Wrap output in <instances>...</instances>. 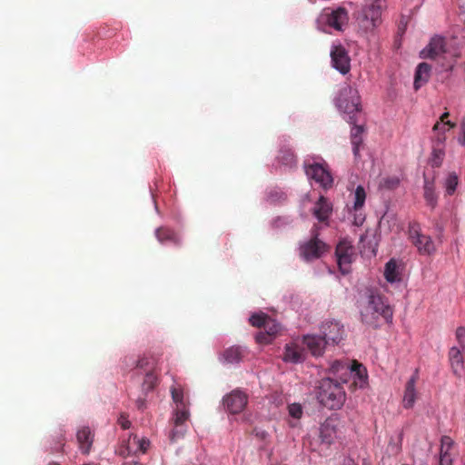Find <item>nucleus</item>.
I'll list each match as a JSON object with an SVG mask.
<instances>
[{"label":"nucleus","mask_w":465,"mask_h":465,"mask_svg":"<svg viewBox=\"0 0 465 465\" xmlns=\"http://www.w3.org/2000/svg\"><path fill=\"white\" fill-rule=\"evenodd\" d=\"M272 339L273 338L269 336V334L266 331L265 332L261 331L256 335V341L259 343L267 344V343H270L272 341Z\"/></svg>","instance_id":"79ce46f5"},{"label":"nucleus","mask_w":465,"mask_h":465,"mask_svg":"<svg viewBox=\"0 0 465 465\" xmlns=\"http://www.w3.org/2000/svg\"><path fill=\"white\" fill-rule=\"evenodd\" d=\"M136 405L138 409H143L144 406V400L139 399L136 401Z\"/></svg>","instance_id":"8fccbe9b"},{"label":"nucleus","mask_w":465,"mask_h":465,"mask_svg":"<svg viewBox=\"0 0 465 465\" xmlns=\"http://www.w3.org/2000/svg\"><path fill=\"white\" fill-rule=\"evenodd\" d=\"M327 24L337 31H342L348 25L349 15L344 7H338L327 15Z\"/></svg>","instance_id":"2eb2a0df"},{"label":"nucleus","mask_w":465,"mask_h":465,"mask_svg":"<svg viewBox=\"0 0 465 465\" xmlns=\"http://www.w3.org/2000/svg\"><path fill=\"white\" fill-rule=\"evenodd\" d=\"M444 157V152L441 149H434L432 153V157L430 159L431 165L434 167H439L441 165Z\"/></svg>","instance_id":"c9c22d12"},{"label":"nucleus","mask_w":465,"mask_h":465,"mask_svg":"<svg viewBox=\"0 0 465 465\" xmlns=\"http://www.w3.org/2000/svg\"><path fill=\"white\" fill-rule=\"evenodd\" d=\"M149 444H150V442L147 439H145V438L139 439V441H138L139 451L138 452L144 453L147 450Z\"/></svg>","instance_id":"49530a36"},{"label":"nucleus","mask_w":465,"mask_h":465,"mask_svg":"<svg viewBox=\"0 0 465 465\" xmlns=\"http://www.w3.org/2000/svg\"><path fill=\"white\" fill-rule=\"evenodd\" d=\"M399 184V180L397 178H385L381 183V185L387 189H393Z\"/></svg>","instance_id":"a19ab883"},{"label":"nucleus","mask_w":465,"mask_h":465,"mask_svg":"<svg viewBox=\"0 0 465 465\" xmlns=\"http://www.w3.org/2000/svg\"><path fill=\"white\" fill-rule=\"evenodd\" d=\"M341 368H343V364L341 361H336L331 364V371L333 373H336L341 370Z\"/></svg>","instance_id":"de8ad7c7"},{"label":"nucleus","mask_w":465,"mask_h":465,"mask_svg":"<svg viewBox=\"0 0 465 465\" xmlns=\"http://www.w3.org/2000/svg\"><path fill=\"white\" fill-rule=\"evenodd\" d=\"M288 412L292 418H293L295 420H300L303 413L302 407L299 403L289 404L288 405Z\"/></svg>","instance_id":"f704fd0d"},{"label":"nucleus","mask_w":465,"mask_h":465,"mask_svg":"<svg viewBox=\"0 0 465 465\" xmlns=\"http://www.w3.org/2000/svg\"><path fill=\"white\" fill-rule=\"evenodd\" d=\"M116 453L122 457L133 455L132 451L126 446L125 441H124L123 444L117 449Z\"/></svg>","instance_id":"37998d69"},{"label":"nucleus","mask_w":465,"mask_h":465,"mask_svg":"<svg viewBox=\"0 0 465 465\" xmlns=\"http://www.w3.org/2000/svg\"><path fill=\"white\" fill-rule=\"evenodd\" d=\"M439 125H440V124H439V123H437V124L434 125L433 129H438Z\"/></svg>","instance_id":"052dcab7"},{"label":"nucleus","mask_w":465,"mask_h":465,"mask_svg":"<svg viewBox=\"0 0 465 465\" xmlns=\"http://www.w3.org/2000/svg\"><path fill=\"white\" fill-rule=\"evenodd\" d=\"M49 465H59V464H58V463H56V462H52V463H50Z\"/></svg>","instance_id":"680f3d73"},{"label":"nucleus","mask_w":465,"mask_h":465,"mask_svg":"<svg viewBox=\"0 0 465 465\" xmlns=\"http://www.w3.org/2000/svg\"><path fill=\"white\" fill-rule=\"evenodd\" d=\"M79 448L83 454H88L94 441V436L88 427H84L76 434Z\"/></svg>","instance_id":"4be33fe9"},{"label":"nucleus","mask_w":465,"mask_h":465,"mask_svg":"<svg viewBox=\"0 0 465 465\" xmlns=\"http://www.w3.org/2000/svg\"><path fill=\"white\" fill-rule=\"evenodd\" d=\"M409 240L411 241L420 255L430 256L436 252L432 239L429 235L421 233L418 224L409 227Z\"/></svg>","instance_id":"39448f33"},{"label":"nucleus","mask_w":465,"mask_h":465,"mask_svg":"<svg viewBox=\"0 0 465 465\" xmlns=\"http://www.w3.org/2000/svg\"><path fill=\"white\" fill-rule=\"evenodd\" d=\"M55 451H64V448H62L61 450H55Z\"/></svg>","instance_id":"e2e57ef3"},{"label":"nucleus","mask_w":465,"mask_h":465,"mask_svg":"<svg viewBox=\"0 0 465 465\" xmlns=\"http://www.w3.org/2000/svg\"><path fill=\"white\" fill-rule=\"evenodd\" d=\"M455 336L460 348L465 350V328L462 326L458 327L455 332Z\"/></svg>","instance_id":"58836bf2"},{"label":"nucleus","mask_w":465,"mask_h":465,"mask_svg":"<svg viewBox=\"0 0 465 465\" xmlns=\"http://www.w3.org/2000/svg\"><path fill=\"white\" fill-rule=\"evenodd\" d=\"M270 322V325L264 329L269 336L273 338L280 331L281 327L275 321L271 319Z\"/></svg>","instance_id":"ea45409f"},{"label":"nucleus","mask_w":465,"mask_h":465,"mask_svg":"<svg viewBox=\"0 0 465 465\" xmlns=\"http://www.w3.org/2000/svg\"><path fill=\"white\" fill-rule=\"evenodd\" d=\"M138 441L139 438L136 435L130 436L129 439L125 441L126 446L129 448L133 454H137L139 451Z\"/></svg>","instance_id":"4c0bfd02"},{"label":"nucleus","mask_w":465,"mask_h":465,"mask_svg":"<svg viewBox=\"0 0 465 465\" xmlns=\"http://www.w3.org/2000/svg\"><path fill=\"white\" fill-rule=\"evenodd\" d=\"M332 66L341 74H346L351 70V58L346 49L339 45H333L331 51Z\"/></svg>","instance_id":"1a4fd4ad"},{"label":"nucleus","mask_w":465,"mask_h":465,"mask_svg":"<svg viewBox=\"0 0 465 465\" xmlns=\"http://www.w3.org/2000/svg\"><path fill=\"white\" fill-rule=\"evenodd\" d=\"M321 332L328 345L339 344L344 337V327L337 321H326L321 326Z\"/></svg>","instance_id":"6e6552de"},{"label":"nucleus","mask_w":465,"mask_h":465,"mask_svg":"<svg viewBox=\"0 0 465 465\" xmlns=\"http://www.w3.org/2000/svg\"><path fill=\"white\" fill-rule=\"evenodd\" d=\"M447 52L446 40L440 35H434L429 44L420 51L423 59H436Z\"/></svg>","instance_id":"9b49d317"},{"label":"nucleus","mask_w":465,"mask_h":465,"mask_svg":"<svg viewBox=\"0 0 465 465\" xmlns=\"http://www.w3.org/2000/svg\"><path fill=\"white\" fill-rule=\"evenodd\" d=\"M337 263L342 274H348L351 272V264L354 256V248L351 242L341 240L335 251Z\"/></svg>","instance_id":"423d86ee"},{"label":"nucleus","mask_w":465,"mask_h":465,"mask_svg":"<svg viewBox=\"0 0 465 465\" xmlns=\"http://www.w3.org/2000/svg\"><path fill=\"white\" fill-rule=\"evenodd\" d=\"M449 116V113H444L441 116H440V120L443 122L445 120V118H447Z\"/></svg>","instance_id":"6e6d98bb"},{"label":"nucleus","mask_w":465,"mask_h":465,"mask_svg":"<svg viewBox=\"0 0 465 465\" xmlns=\"http://www.w3.org/2000/svg\"><path fill=\"white\" fill-rule=\"evenodd\" d=\"M353 215L352 224L359 227L361 226L365 221V213L363 209H360L357 211L351 210Z\"/></svg>","instance_id":"e433bc0d"},{"label":"nucleus","mask_w":465,"mask_h":465,"mask_svg":"<svg viewBox=\"0 0 465 465\" xmlns=\"http://www.w3.org/2000/svg\"><path fill=\"white\" fill-rule=\"evenodd\" d=\"M418 399V393L415 391L414 388L409 382V408L412 405V403Z\"/></svg>","instance_id":"c03bdc74"},{"label":"nucleus","mask_w":465,"mask_h":465,"mask_svg":"<svg viewBox=\"0 0 465 465\" xmlns=\"http://www.w3.org/2000/svg\"><path fill=\"white\" fill-rule=\"evenodd\" d=\"M248 402L247 395L239 390L232 391L223 398V405L229 412L236 414L243 411Z\"/></svg>","instance_id":"ddd939ff"},{"label":"nucleus","mask_w":465,"mask_h":465,"mask_svg":"<svg viewBox=\"0 0 465 465\" xmlns=\"http://www.w3.org/2000/svg\"><path fill=\"white\" fill-rule=\"evenodd\" d=\"M462 349L452 347L450 350V361L455 375L460 376L463 371Z\"/></svg>","instance_id":"5701e85b"},{"label":"nucleus","mask_w":465,"mask_h":465,"mask_svg":"<svg viewBox=\"0 0 465 465\" xmlns=\"http://www.w3.org/2000/svg\"><path fill=\"white\" fill-rule=\"evenodd\" d=\"M342 465H356V463L351 459H346L344 460Z\"/></svg>","instance_id":"3c124183"},{"label":"nucleus","mask_w":465,"mask_h":465,"mask_svg":"<svg viewBox=\"0 0 465 465\" xmlns=\"http://www.w3.org/2000/svg\"><path fill=\"white\" fill-rule=\"evenodd\" d=\"M411 1L416 2V6H415V8H416V7H419L423 3L424 0H411Z\"/></svg>","instance_id":"5fc2aeb1"},{"label":"nucleus","mask_w":465,"mask_h":465,"mask_svg":"<svg viewBox=\"0 0 465 465\" xmlns=\"http://www.w3.org/2000/svg\"><path fill=\"white\" fill-rule=\"evenodd\" d=\"M446 124H449L450 126L453 127L454 126V124H452L451 122L448 121L446 122Z\"/></svg>","instance_id":"bf43d9fd"},{"label":"nucleus","mask_w":465,"mask_h":465,"mask_svg":"<svg viewBox=\"0 0 465 465\" xmlns=\"http://www.w3.org/2000/svg\"><path fill=\"white\" fill-rule=\"evenodd\" d=\"M157 384V377L156 375L152 371H148L145 374L143 382V390L145 391H152L155 385Z\"/></svg>","instance_id":"2f4dec72"},{"label":"nucleus","mask_w":465,"mask_h":465,"mask_svg":"<svg viewBox=\"0 0 465 465\" xmlns=\"http://www.w3.org/2000/svg\"><path fill=\"white\" fill-rule=\"evenodd\" d=\"M335 105L340 112L348 115V122L350 124L356 123V114L361 110L358 90L345 84L339 90L338 95L335 98Z\"/></svg>","instance_id":"f03ea898"},{"label":"nucleus","mask_w":465,"mask_h":465,"mask_svg":"<svg viewBox=\"0 0 465 465\" xmlns=\"http://www.w3.org/2000/svg\"><path fill=\"white\" fill-rule=\"evenodd\" d=\"M271 318L265 313H255L250 317V323L254 327L267 328L270 325Z\"/></svg>","instance_id":"c85d7f7f"},{"label":"nucleus","mask_w":465,"mask_h":465,"mask_svg":"<svg viewBox=\"0 0 465 465\" xmlns=\"http://www.w3.org/2000/svg\"><path fill=\"white\" fill-rule=\"evenodd\" d=\"M173 401L176 404V408L187 407L184 401L183 392L182 389L173 388L171 390Z\"/></svg>","instance_id":"72a5a7b5"},{"label":"nucleus","mask_w":465,"mask_h":465,"mask_svg":"<svg viewBox=\"0 0 465 465\" xmlns=\"http://www.w3.org/2000/svg\"><path fill=\"white\" fill-rule=\"evenodd\" d=\"M326 251V243L319 240L317 236L303 243L300 248V253L306 261L318 259Z\"/></svg>","instance_id":"f8f14e48"},{"label":"nucleus","mask_w":465,"mask_h":465,"mask_svg":"<svg viewBox=\"0 0 465 465\" xmlns=\"http://www.w3.org/2000/svg\"><path fill=\"white\" fill-rule=\"evenodd\" d=\"M353 127L351 129V141L352 145V151L355 157L359 156L360 146L362 143V133L363 127L361 125L355 124L353 123Z\"/></svg>","instance_id":"393cba45"},{"label":"nucleus","mask_w":465,"mask_h":465,"mask_svg":"<svg viewBox=\"0 0 465 465\" xmlns=\"http://www.w3.org/2000/svg\"><path fill=\"white\" fill-rule=\"evenodd\" d=\"M384 0H371L361 10L358 20L361 26L365 30H373L381 23L382 2Z\"/></svg>","instance_id":"20e7f679"},{"label":"nucleus","mask_w":465,"mask_h":465,"mask_svg":"<svg viewBox=\"0 0 465 465\" xmlns=\"http://www.w3.org/2000/svg\"><path fill=\"white\" fill-rule=\"evenodd\" d=\"M118 424L124 429L127 430L131 426V422L128 420L127 416L122 413L118 419Z\"/></svg>","instance_id":"a18cd8bd"},{"label":"nucleus","mask_w":465,"mask_h":465,"mask_svg":"<svg viewBox=\"0 0 465 465\" xmlns=\"http://www.w3.org/2000/svg\"><path fill=\"white\" fill-rule=\"evenodd\" d=\"M155 235L158 241L162 243L166 242H173L176 244L179 243L178 236L169 228L161 227L158 228L155 232Z\"/></svg>","instance_id":"bb28decb"},{"label":"nucleus","mask_w":465,"mask_h":465,"mask_svg":"<svg viewBox=\"0 0 465 465\" xmlns=\"http://www.w3.org/2000/svg\"><path fill=\"white\" fill-rule=\"evenodd\" d=\"M351 371L358 379V381H354V384L361 388H365L368 384V373L366 368L357 361H353L351 366Z\"/></svg>","instance_id":"b1692460"},{"label":"nucleus","mask_w":465,"mask_h":465,"mask_svg":"<svg viewBox=\"0 0 465 465\" xmlns=\"http://www.w3.org/2000/svg\"><path fill=\"white\" fill-rule=\"evenodd\" d=\"M459 183L458 175L455 173H450L448 174V176L445 179L444 187L446 190V193L449 195H451L454 193L457 185Z\"/></svg>","instance_id":"7c9ffc66"},{"label":"nucleus","mask_w":465,"mask_h":465,"mask_svg":"<svg viewBox=\"0 0 465 465\" xmlns=\"http://www.w3.org/2000/svg\"><path fill=\"white\" fill-rule=\"evenodd\" d=\"M244 354V350L239 346H232L228 348L223 352V358L228 363H238L242 361Z\"/></svg>","instance_id":"a878e982"},{"label":"nucleus","mask_w":465,"mask_h":465,"mask_svg":"<svg viewBox=\"0 0 465 465\" xmlns=\"http://www.w3.org/2000/svg\"><path fill=\"white\" fill-rule=\"evenodd\" d=\"M189 418V411L187 407L175 408L173 421V429L170 433L171 440L174 441L183 436L185 429L183 427L184 422Z\"/></svg>","instance_id":"4468645a"},{"label":"nucleus","mask_w":465,"mask_h":465,"mask_svg":"<svg viewBox=\"0 0 465 465\" xmlns=\"http://www.w3.org/2000/svg\"><path fill=\"white\" fill-rule=\"evenodd\" d=\"M305 359L304 351L295 343L286 344L282 360L285 362L298 363L303 361Z\"/></svg>","instance_id":"6ab92c4d"},{"label":"nucleus","mask_w":465,"mask_h":465,"mask_svg":"<svg viewBox=\"0 0 465 465\" xmlns=\"http://www.w3.org/2000/svg\"><path fill=\"white\" fill-rule=\"evenodd\" d=\"M402 267L395 259H391L384 268V277L390 283L400 282L402 280L401 277Z\"/></svg>","instance_id":"412c9836"},{"label":"nucleus","mask_w":465,"mask_h":465,"mask_svg":"<svg viewBox=\"0 0 465 465\" xmlns=\"http://www.w3.org/2000/svg\"><path fill=\"white\" fill-rule=\"evenodd\" d=\"M402 22L401 23L399 26V33L401 34V40H402V35L404 34V29L401 27ZM401 45V41L398 43V40L395 41V46L399 48Z\"/></svg>","instance_id":"09e8293b"},{"label":"nucleus","mask_w":465,"mask_h":465,"mask_svg":"<svg viewBox=\"0 0 465 465\" xmlns=\"http://www.w3.org/2000/svg\"><path fill=\"white\" fill-rule=\"evenodd\" d=\"M460 127H461L462 134H464V135H465V117L461 121Z\"/></svg>","instance_id":"864d4df0"},{"label":"nucleus","mask_w":465,"mask_h":465,"mask_svg":"<svg viewBox=\"0 0 465 465\" xmlns=\"http://www.w3.org/2000/svg\"><path fill=\"white\" fill-rule=\"evenodd\" d=\"M365 200L366 193L364 188L361 185L357 186L354 193V202L352 205V210L357 211L362 209L364 206Z\"/></svg>","instance_id":"cd10ccee"},{"label":"nucleus","mask_w":465,"mask_h":465,"mask_svg":"<svg viewBox=\"0 0 465 465\" xmlns=\"http://www.w3.org/2000/svg\"><path fill=\"white\" fill-rule=\"evenodd\" d=\"M316 398L323 407L340 410L346 401V392L342 383L331 378H324L318 382Z\"/></svg>","instance_id":"f257e3e1"},{"label":"nucleus","mask_w":465,"mask_h":465,"mask_svg":"<svg viewBox=\"0 0 465 465\" xmlns=\"http://www.w3.org/2000/svg\"><path fill=\"white\" fill-rule=\"evenodd\" d=\"M431 74V66L428 63L422 62L418 64L415 74L413 87L419 90L421 86L428 83Z\"/></svg>","instance_id":"aec40b11"},{"label":"nucleus","mask_w":465,"mask_h":465,"mask_svg":"<svg viewBox=\"0 0 465 465\" xmlns=\"http://www.w3.org/2000/svg\"><path fill=\"white\" fill-rule=\"evenodd\" d=\"M460 143L462 144V145H465V135L463 134V136L461 138H460Z\"/></svg>","instance_id":"4d7b16f0"},{"label":"nucleus","mask_w":465,"mask_h":465,"mask_svg":"<svg viewBox=\"0 0 465 465\" xmlns=\"http://www.w3.org/2000/svg\"><path fill=\"white\" fill-rule=\"evenodd\" d=\"M453 440L448 437L443 436L440 440V465H452L453 460L457 453L453 448Z\"/></svg>","instance_id":"dca6fc26"},{"label":"nucleus","mask_w":465,"mask_h":465,"mask_svg":"<svg viewBox=\"0 0 465 465\" xmlns=\"http://www.w3.org/2000/svg\"><path fill=\"white\" fill-rule=\"evenodd\" d=\"M305 173L310 179L314 180L322 188L328 189L332 186L333 178L324 164L315 163L306 165Z\"/></svg>","instance_id":"0eeeda50"},{"label":"nucleus","mask_w":465,"mask_h":465,"mask_svg":"<svg viewBox=\"0 0 465 465\" xmlns=\"http://www.w3.org/2000/svg\"><path fill=\"white\" fill-rule=\"evenodd\" d=\"M424 197L431 207L436 205L437 197L434 192V184L432 182H426L424 185Z\"/></svg>","instance_id":"c756f323"},{"label":"nucleus","mask_w":465,"mask_h":465,"mask_svg":"<svg viewBox=\"0 0 465 465\" xmlns=\"http://www.w3.org/2000/svg\"><path fill=\"white\" fill-rule=\"evenodd\" d=\"M460 2V7L465 10V0H459Z\"/></svg>","instance_id":"13d9d810"},{"label":"nucleus","mask_w":465,"mask_h":465,"mask_svg":"<svg viewBox=\"0 0 465 465\" xmlns=\"http://www.w3.org/2000/svg\"><path fill=\"white\" fill-rule=\"evenodd\" d=\"M303 344L313 356H321L323 353L325 346L328 345L324 338L318 335L303 336Z\"/></svg>","instance_id":"a211bd4d"},{"label":"nucleus","mask_w":465,"mask_h":465,"mask_svg":"<svg viewBox=\"0 0 465 465\" xmlns=\"http://www.w3.org/2000/svg\"><path fill=\"white\" fill-rule=\"evenodd\" d=\"M154 366V360L148 356H143L136 361L135 368L144 370L146 372L152 371Z\"/></svg>","instance_id":"473e14b6"},{"label":"nucleus","mask_w":465,"mask_h":465,"mask_svg":"<svg viewBox=\"0 0 465 465\" xmlns=\"http://www.w3.org/2000/svg\"><path fill=\"white\" fill-rule=\"evenodd\" d=\"M332 213V204L324 196H321L315 203L312 209L313 215L322 223H325L329 220Z\"/></svg>","instance_id":"f3484780"},{"label":"nucleus","mask_w":465,"mask_h":465,"mask_svg":"<svg viewBox=\"0 0 465 465\" xmlns=\"http://www.w3.org/2000/svg\"><path fill=\"white\" fill-rule=\"evenodd\" d=\"M340 420L337 414L328 417L320 427V438L322 443L331 445L333 443L338 434Z\"/></svg>","instance_id":"9d476101"},{"label":"nucleus","mask_w":465,"mask_h":465,"mask_svg":"<svg viewBox=\"0 0 465 465\" xmlns=\"http://www.w3.org/2000/svg\"><path fill=\"white\" fill-rule=\"evenodd\" d=\"M391 314L390 306L384 302L382 297L377 292L369 290L367 304L361 312L362 322L373 325L380 316L389 321Z\"/></svg>","instance_id":"7ed1b4c3"},{"label":"nucleus","mask_w":465,"mask_h":465,"mask_svg":"<svg viewBox=\"0 0 465 465\" xmlns=\"http://www.w3.org/2000/svg\"><path fill=\"white\" fill-rule=\"evenodd\" d=\"M123 465H142V464L137 461L132 460V461H126Z\"/></svg>","instance_id":"603ef678"}]
</instances>
